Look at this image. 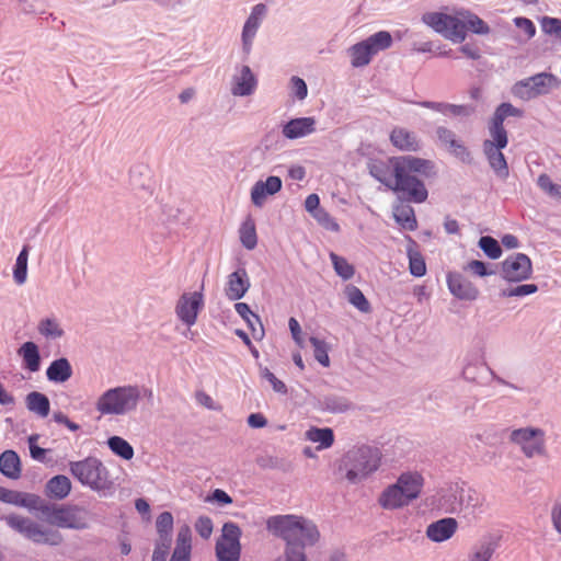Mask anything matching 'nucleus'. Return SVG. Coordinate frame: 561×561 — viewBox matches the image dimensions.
I'll return each mask as SVG.
<instances>
[{
  "mask_svg": "<svg viewBox=\"0 0 561 561\" xmlns=\"http://www.w3.org/2000/svg\"><path fill=\"white\" fill-rule=\"evenodd\" d=\"M392 167L393 185L390 188L401 202L421 204L428 197L424 179L437 175L432 160L414 156H398L388 160Z\"/></svg>",
  "mask_w": 561,
  "mask_h": 561,
  "instance_id": "1",
  "label": "nucleus"
},
{
  "mask_svg": "<svg viewBox=\"0 0 561 561\" xmlns=\"http://www.w3.org/2000/svg\"><path fill=\"white\" fill-rule=\"evenodd\" d=\"M266 529L285 541L284 561H308L305 549L320 540L317 525L304 516L273 515L266 519ZM274 561H282L277 558Z\"/></svg>",
  "mask_w": 561,
  "mask_h": 561,
  "instance_id": "2",
  "label": "nucleus"
},
{
  "mask_svg": "<svg viewBox=\"0 0 561 561\" xmlns=\"http://www.w3.org/2000/svg\"><path fill=\"white\" fill-rule=\"evenodd\" d=\"M381 459L382 453L378 447L355 445L342 456L339 469L345 472V479L351 484H357L379 469Z\"/></svg>",
  "mask_w": 561,
  "mask_h": 561,
  "instance_id": "3",
  "label": "nucleus"
},
{
  "mask_svg": "<svg viewBox=\"0 0 561 561\" xmlns=\"http://www.w3.org/2000/svg\"><path fill=\"white\" fill-rule=\"evenodd\" d=\"M152 398V391L136 385L107 389L98 399L95 408L102 415H125L135 411L141 397Z\"/></svg>",
  "mask_w": 561,
  "mask_h": 561,
  "instance_id": "4",
  "label": "nucleus"
},
{
  "mask_svg": "<svg viewBox=\"0 0 561 561\" xmlns=\"http://www.w3.org/2000/svg\"><path fill=\"white\" fill-rule=\"evenodd\" d=\"M70 473L84 486L96 492L112 489L107 468L96 457H87L79 461H70Z\"/></svg>",
  "mask_w": 561,
  "mask_h": 561,
  "instance_id": "5",
  "label": "nucleus"
},
{
  "mask_svg": "<svg viewBox=\"0 0 561 561\" xmlns=\"http://www.w3.org/2000/svg\"><path fill=\"white\" fill-rule=\"evenodd\" d=\"M39 512L48 522L59 528L83 530L90 526V513L75 504H42Z\"/></svg>",
  "mask_w": 561,
  "mask_h": 561,
  "instance_id": "6",
  "label": "nucleus"
},
{
  "mask_svg": "<svg viewBox=\"0 0 561 561\" xmlns=\"http://www.w3.org/2000/svg\"><path fill=\"white\" fill-rule=\"evenodd\" d=\"M561 85V79L550 72H539L514 83L512 93L523 101L547 95Z\"/></svg>",
  "mask_w": 561,
  "mask_h": 561,
  "instance_id": "7",
  "label": "nucleus"
},
{
  "mask_svg": "<svg viewBox=\"0 0 561 561\" xmlns=\"http://www.w3.org/2000/svg\"><path fill=\"white\" fill-rule=\"evenodd\" d=\"M4 520L9 527L34 543L58 546L62 542V536L59 531L45 529L31 518L11 514L5 516Z\"/></svg>",
  "mask_w": 561,
  "mask_h": 561,
  "instance_id": "8",
  "label": "nucleus"
},
{
  "mask_svg": "<svg viewBox=\"0 0 561 561\" xmlns=\"http://www.w3.org/2000/svg\"><path fill=\"white\" fill-rule=\"evenodd\" d=\"M422 21L436 33L455 43H462L467 36L466 24L457 16L442 12H428L423 14Z\"/></svg>",
  "mask_w": 561,
  "mask_h": 561,
  "instance_id": "9",
  "label": "nucleus"
},
{
  "mask_svg": "<svg viewBox=\"0 0 561 561\" xmlns=\"http://www.w3.org/2000/svg\"><path fill=\"white\" fill-rule=\"evenodd\" d=\"M511 443L519 446L526 458L546 455V434L539 427H520L510 432Z\"/></svg>",
  "mask_w": 561,
  "mask_h": 561,
  "instance_id": "10",
  "label": "nucleus"
},
{
  "mask_svg": "<svg viewBox=\"0 0 561 561\" xmlns=\"http://www.w3.org/2000/svg\"><path fill=\"white\" fill-rule=\"evenodd\" d=\"M241 529L232 523H225L221 536L216 541V557L218 561H239L241 554Z\"/></svg>",
  "mask_w": 561,
  "mask_h": 561,
  "instance_id": "11",
  "label": "nucleus"
},
{
  "mask_svg": "<svg viewBox=\"0 0 561 561\" xmlns=\"http://www.w3.org/2000/svg\"><path fill=\"white\" fill-rule=\"evenodd\" d=\"M530 257L520 252L507 255L500 264V276L508 283H520L533 276Z\"/></svg>",
  "mask_w": 561,
  "mask_h": 561,
  "instance_id": "12",
  "label": "nucleus"
},
{
  "mask_svg": "<svg viewBox=\"0 0 561 561\" xmlns=\"http://www.w3.org/2000/svg\"><path fill=\"white\" fill-rule=\"evenodd\" d=\"M199 291L184 293L175 306L176 317L191 328L196 323L199 311L204 308V295Z\"/></svg>",
  "mask_w": 561,
  "mask_h": 561,
  "instance_id": "13",
  "label": "nucleus"
},
{
  "mask_svg": "<svg viewBox=\"0 0 561 561\" xmlns=\"http://www.w3.org/2000/svg\"><path fill=\"white\" fill-rule=\"evenodd\" d=\"M453 501L450 502L449 513H457L463 510H470L472 513L482 512L483 497L470 486H457L450 491Z\"/></svg>",
  "mask_w": 561,
  "mask_h": 561,
  "instance_id": "14",
  "label": "nucleus"
},
{
  "mask_svg": "<svg viewBox=\"0 0 561 561\" xmlns=\"http://www.w3.org/2000/svg\"><path fill=\"white\" fill-rule=\"evenodd\" d=\"M462 377L465 380L472 383H477L479 386H488L491 380H494L500 385L513 389H519L517 386L506 381L505 379L496 375L495 371L485 363L467 364L462 369Z\"/></svg>",
  "mask_w": 561,
  "mask_h": 561,
  "instance_id": "15",
  "label": "nucleus"
},
{
  "mask_svg": "<svg viewBox=\"0 0 561 561\" xmlns=\"http://www.w3.org/2000/svg\"><path fill=\"white\" fill-rule=\"evenodd\" d=\"M446 282L451 295L460 300L473 301L479 297L478 287L460 273L449 272Z\"/></svg>",
  "mask_w": 561,
  "mask_h": 561,
  "instance_id": "16",
  "label": "nucleus"
},
{
  "mask_svg": "<svg viewBox=\"0 0 561 561\" xmlns=\"http://www.w3.org/2000/svg\"><path fill=\"white\" fill-rule=\"evenodd\" d=\"M251 284L248 272L243 266H240L233 273L228 275L226 296L230 300H240L249 290Z\"/></svg>",
  "mask_w": 561,
  "mask_h": 561,
  "instance_id": "17",
  "label": "nucleus"
},
{
  "mask_svg": "<svg viewBox=\"0 0 561 561\" xmlns=\"http://www.w3.org/2000/svg\"><path fill=\"white\" fill-rule=\"evenodd\" d=\"M457 528L458 522L455 518H440L426 527V537L433 542H444L455 535Z\"/></svg>",
  "mask_w": 561,
  "mask_h": 561,
  "instance_id": "18",
  "label": "nucleus"
},
{
  "mask_svg": "<svg viewBox=\"0 0 561 561\" xmlns=\"http://www.w3.org/2000/svg\"><path fill=\"white\" fill-rule=\"evenodd\" d=\"M389 138L392 146L400 151L416 152L422 148V142L417 135L403 127H394Z\"/></svg>",
  "mask_w": 561,
  "mask_h": 561,
  "instance_id": "19",
  "label": "nucleus"
},
{
  "mask_svg": "<svg viewBox=\"0 0 561 561\" xmlns=\"http://www.w3.org/2000/svg\"><path fill=\"white\" fill-rule=\"evenodd\" d=\"M282 180L271 175L266 181H257L251 188V201L256 207H262L268 195H274L282 190Z\"/></svg>",
  "mask_w": 561,
  "mask_h": 561,
  "instance_id": "20",
  "label": "nucleus"
},
{
  "mask_svg": "<svg viewBox=\"0 0 561 561\" xmlns=\"http://www.w3.org/2000/svg\"><path fill=\"white\" fill-rule=\"evenodd\" d=\"M316 131V118L298 117L293 118L283 125L282 134L287 139H298Z\"/></svg>",
  "mask_w": 561,
  "mask_h": 561,
  "instance_id": "21",
  "label": "nucleus"
},
{
  "mask_svg": "<svg viewBox=\"0 0 561 561\" xmlns=\"http://www.w3.org/2000/svg\"><path fill=\"white\" fill-rule=\"evenodd\" d=\"M256 87V77L251 68L244 65L241 67L239 75H236L232 79L231 93L234 96H248L254 93Z\"/></svg>",
  "mask_w": 561,
  "mask_h": 561,
  "instance_id": "22",
  "label": "nucleus"
},
{
  "mask_svg": "<svg viewBox=\"0 0 561 561\" xmlns=\"http://www.w3.org/2000/svg\"><path fill=\"white\" fill-rule=\"evenodd\" d=\"M314 408L321 412L333 414L345 413L353 408L352 402L344 396L328 393L316 400Z\"/></svg>",
  "mask_w": 561,
  "mask_h": 561,
  "instance_id": "23",
  "label": "nucleus"
},
{
  "mask_svg": "<svg viewBox=\"0 0 561 561\" xmlns=\"http://www.w3.org/2000/svg\"><path fill=\"white\" fill-rule=\"evenodd\" d=\"M192 530L188 525H182L176 534L175 548L170 561H191Z\"/></svg>",
  "mask_w": 561,
  "mask_h": 561,
  "instance_id": "24",
  "label": "nucleus"
},
{
  "mask_svg": "<svg viewBox=\"0 0 561 561\" xmlns=\"http://www.w3.org/2000/svg\"><path fill=\"white\" fill-rule=\"evenodd\" d=\"M396 483L400 486L402 494L410 503L419 497L423 486V477L417 472H405L398 478Z\"/></svg>",
  "mask_w": 561,
  "mask_h": 561,
  "instance_id": "25",
  "label": "nucleus"
},
{
  "mask_svg": "<svg viewBox=\"0 0 561 561\" xmlns=\"http://www.w3.org/2000/svg\"><path fill=\"white\" fill-rule=\"evenodd\" d=\"M379 505L385 510H397L410 504L397 483L387 486L379 495Z\"/></svg>",
  "mask_w": 561,
  "mask_h": 561,
  "instance_id": "26",
  "label": "nucleus"
},
{
  "mask_svg": "<svg viewBox=\"0 0 561 561\" xmlns=\"http://www.w3.org/2000/svg\"><path fill=\"white\" fill-rule=\"evenodd\" d=\"M72 367L66 357H60L50 363L46 369V377L50 382L62 383L72 376Z\"/></svg>",
  "mask_w": 561,
  "mask_h": 561,
  "instance_id": "27",
  "label": "nucleus"
},
{
  "mask_svg": "<svg viewBox=\"0 0 561 561\" xmlns=\"http://www.w3.org/2000/svg\"><path fill=\"white\" fill-rule=\"evenodd\" d=\"M71 491V481L64 474L50 478L45 485V493L49 499L64 500Z\"/></svg>",
  "mask_w": 561,
  "mask_h": 561,
  "instance_id": "28",
  "label": "nucleus"
},
{
  "mask_svg": "<svg viewBox=\"0 0 561 561\" xmlns=\"http://www.w3.org/2000/svg\"><path fill=\"white\" fill-rule=\"evenodd\" d=\"M483 153L494 173L501 178L506 179L510 174L507 161L502 153L503 148L482 147Z\"/></svg>",
  "mask_w": 561,
  "mask_h": 561,
  "instance_id": "29",
  "label": "nucleus"
},
{
  "mask_svg": "<svg viewBox=\"0 0 561 561\" xmlns=\"http://www.w3.org/2000/svg\"><path fill=\"white\" fill-rule=\"evenodd\" d=\"M0 472L10 479L21 476V461L16 451L5 450L0 456Z\"/></svg>",
  "mask_w": 561,
  "mask_h": 561,
  "instance_id": "30",
  "label": "nucleus"
},
{
  "mask_svg": "<svg viewBox=\"0 0 561 561\" xmlns=\"http://www.w3.org/2000/svg\"><path fill=\"white\" fill-rule=\"evenodd\" d=\"M347 53L348 56L351 57V65L354 68L365 67L374 58V54L371 53L370 47L365 43V41H360L352 45L347 49Z\"/></svg>",
  "mask_w": 561,
  "mask_h": 561,
  "instance_id": "31",
  "label": "nucleus"
},
{
  "mask_svg": "<svg viewBox=\"0 0 561 561\" xmlns=\"http://www.w3.org/2000/svg\"><path fill=\"white\" fill-rule=\"evenodd\" d=\"M410 243L407 249V254L409 257V270L412 276L422 277L426 273V264L423 255L417 250V244L414 240L409 238Z\"/></svg>",
  "mask_w": 561,
  "mask_h": 561,
  "instance_id": "32",
  "label": "nucleus"
},
{
  "mask_svg": "<svg viewBox=\"0 0 561 561\" xmlns=\"http://www.w3.org/2000/svg\"><path fill=\"white\" fill-rule=\"evenodd\" d=\"M18 353L22 356L25 368L32 373L39 370L41 355L38 346L34 342L23 343Z\"/></svg>",
  "mask_w": 561,
  "mask_h": 561,
  "instance_id": "33",
  "label": "nucleus"
},
{
  "mask_svg": "<svg viewBox=\"0 0 561 561\" xmlns=\"http://www.w3.org/2000/svg\"><path fill=\"white\" fill-rule=\"evenodd\" d=\"M393 217L403 229L414 231L417 228L414 209L403 202L393 207Z\"/></svg>",
  "mask_w": 561,
  "mask_h": 561,
  "instance_id": "34",
  "label": "nucleus"
},
{
  "mask_svg": "<svg viewBox=\"0 0 561 561\" xmlns=\"http://www.w3.org/2000/svg\"><path fill=\"white\" fill-rule=\"evenodd\" d=\"M25 404L30 412L37 414L39 417H46L49 414V399L42 392H30L25 398Z\"/></svg>",
  "mask_w": 561,
  "mask_h": 561,
  "instance_id": "35",
  "label": "nucleus"
},
{
  "mask_svg": "<svg viewBox=\"0 0 561 561\" xmlns=\"http://www.w3.org/2000/svg\"><path fill=\"white\" fill-rule=\"evenodd\" d=\"M497 548V542L491 537L482 539L472 548L468 561H490Z\"/></svg>",
  "mask_w": 561,
  "mask_h": 561,
  "instance_id": "36",
  "label": "nucleus"
},
{
  "mask_svg": "<svg viewBox=\"0 0 561 561\" xmlns=\"http://www.w3.org/2000/svg\"><path fill=\"white\" fill-rule=\"evenodd\" d=\"M508 116L522 117L523 111L508 102L501 103L491 118L490 128H504V121Z\"/></svg>",
  "mask_w": 561,
  "mask_h": 561,
  "instance_id": "37",
  "label": "nucleus"
},
{
  "mask_svg": "<svg viewBox=\"0 0 561 561\" xmlns=\"http://www.w3.org/2000/svg\"><path fill=\"white\" fill-rule=\"evenodd\" d=\"M306 438L312 443H319L318 449L330 448L334 443V433L330 427H310L306 432Z\"/></svg>",
  "mask_w": 561,
  "mask_h": 561,
  "instance_id": "38",
  "label": "nucleus"
},
{
  "mask_svg": "<svg viewBox=\"0 0 561 561\" xmlns=\"http://www.w3.org/2000/svg\"><path fill=\"white\" fill-rule=\"evenodd\" d=\"M266 12L267 7L264 3L255 4L243 25L242 32H244L247 36H255Z\"/></svg>",
  "mask_w": 561,
  "mask_h": 561,
  "instance_id": "39",
  "label": "nucleus"
},
{
  "mask_svg": "<svg viewBox=\"0 0 561 561\" xmlns=\"http://www.w3.org/2000/svg\"><path fill=\"white\" fill-rule=\"evenodd\" d=\"M344 295L347 301L357 310L364 313L370 312L371 306L363 291L357 286L353 284L346 285L344 288Z\"/></svg>",
  "mask_w": 561,
  "mask_h": 561,
  "instance_id": "40",
  "label": "nucleus"
},
{
  "mask_svg": "<svg viewBox=\"0 0 561 561\" xmlns=\"http://www.w3.org/2000/svg\"><path fill=\"white\" fill-rule=\"evenodd\" d=\"M460 20L466 24V31L469 30L477 35H486L490 33V26L477 14L463 10L458 13Z\"/></svg>",
  "mask_w": 561,
  "mask_h": 561,
  "instance_id": "41",
  "label": "nucleus"
},
{
  "mask_svg": "<svg viewBox=\"0 0 561 561\" xmlns=\"http://www.w3.org/2000/svg\"><path fill=\"white\" fill-rule=\"evenodd\" d=\"M364 41L370 47L374 56L378 55L380 51L390 48L393 44L392 35L388 31H379L368 36Z\"/></svg>",
  "mask_w": 561,
  "mask_h": 561,
  "instance_id": "42",
  "label": "nucleus"
},
{
  "mask_svg": "<svg viewBox=\"0 0 561 561\" xmlns=\"http://www.w3.org/2000/svg\"><path fill=\"white\" fill-rule=\"evenodd\" d=\"M30 247L27 244L23 245L22 250L16 256L14 268H13V279L18 285L25 284L27 279V261H28Z\"/></svg>",
  "mask_w": 561,
  "mask_h": 561,
  "instance_id": "43",
  "label": "nucleus"
},
{
  "mask_svg": "<svg viewBox=\"0 0 561 561\" xmlns=\"http://www.w3.org/2000/svg\"><path fill=\"white\" fill-rule=\"evenodd\" d=\"M38 333L46 339L57 340L64 336L65 331L56 318H45L38 322Z\"/></svg>",
  "mask_w": 561,
  "mask_h": 561,
  "instance_id": "44",
  "label": "nucleus"
},
{
  "mask_svg": "<svg viewBox=\"0 0 561 561\" xmlns=\"http://www.w3.org/2000/svg\"><path fill=\"white\" fill-rule=\"evenodd\" d=\"M240 241L247 250H253L257 245L255 224L252 218L244 220L240 227Z\"/></svg>",
  "mask_w": 561,
  "mask_h": 561,
  "instance_id": "45",
  "label": "nucleus"
},
{
  "mask_svg": "<svg viewBox=\"0 0 561 561\" xmlns=\"http://www.w3.org/2000/svg\"><path fill=\"white\" fill-rule=\"evenodd\" d=\"M107 446L113 454L123 458L124 460H130L134 457L133 446L124 438L119 436H112L107 439Z\"/></svg>",
  "mask_w": 561,
  "mask_h": 561,
  "instance_id": "46",
  "label": "nucleus"
},
{
  "mask_svg": "<svg viewBox=\"0 0 561 561\" xmlns=\"http://www.w3.org/2000/svg\"><path fill=\"white\" fill-rule=\"evenodd\" d=\"M329 256L337 276H340L343 280L353 278L355 274V267L348 263L345 257L337 255L334 252H331Z\"/></svg>",
  "mask_w": 561,
  "mask_h": 561,
  "instance_id": "47",
  "label": "nucleus"
},
{
  "mask_svg": "<svg viewBox=\"0 0 561 561\" xmlns=\"http://www.w3.org/2000/svg\"><path fill=\"white\" fill-rule=\"evenodd\" d=\"M370 174L380 183L388 186L393 185L392 167L390 162L388 164L383 162H377L371 164Z\"/></svg>",
  "mask_w": 561,
  "mask_h": 561,
  "instance_id": "48",
  "label": "nucleus"
},
{
  "mask_svg": "<svg viewBox=\"0 0 561 561\" xmlns=\"http://www.w3.org/2000/svg\"><path fill=\"white\" fill-rule=\"evenodd\" d=\"M309 342L313 347L314 358L318 360L320 365L323 367L330 366V357H329V345L324 340H320L316 336H310Z\"/></svg>",
  "mask_w": 561,
  "mask_h": 561,
  "instance_id": "49",
  "label": "nucleus"
},
{
  "mask_svg": "<svg viewBox=\"0 0 561 561\" xmlns=\"http://www.w3.org/2000/svg\"><path fill=\"white\" fill-rule=\"evenodd\" d=\"M479 248L489 259L496 260L502 255V248L493 237H481L479 240Z\"/></svg>",
  "mask_w": 561,
  "mask_h": 561,
  "instance_id": "50",
  "label": "nucleus"
},
{
  "mask_svg": "<svg viewBox=\"0 0 561 561\" xmlns=\"http://www.w3.org/2000/svg\"><path fill=\"white\" fill-rule=\"evenodd\" d=\"M490 135L492 139H485L483 141L482 147H492L494 149L496 148H506L508 144V137L507 131L505 128H490L489 127Z\"/></svg>",
  "mask_w": 561,
  "mask_h": 561,
  "instance_id": "51",
  "label": "nucleus"
},
{
  "mask_svg": "<svg viewBox=\"0 0 561 561\" xmlns=\"http://www.w3.org/2000/svg\"><path fill=\"white\" fill-rule=\"evenodd\" d=\"M538 291V286L536 284H522L514 288L503 289L500 293V297L508 298V297H524L528 295H533Z\"/></svg>",
  "mask_w": 561,
  "mask_h": 561,
  "instance_id": "52",
  "label": "nucleus"
},
{
  "mask_svg": "<svg viewBox=\"0 0 561 561\" xmlns=\"http://www.w3.org/2000/svg\"><path fill=\"white\" fill-rule=\"evenodd\" d=\"M174 519L170 512H162L156 519L157 535H173Z\"/></svg>",
  "mask_w": 561,
  "mask_h": 561,
  "instance_id": "53",
  "label": "nucleus"
},
{
  "mask_svg": "<svg viewBox=\"0 0 561 561\" xmlns=\"http://www.w3.org/2000/svg\"><path fill=\"white\" fill-rule=\"evenodd\" d=\"M447 150L461 162L471 164V153L469 149L462 144V141L455 139L449 146H447Z\"/></svg>",
  "mask_w": 561,
  "mask_h": 561,
  "instance_id": "54",
  "label": "nucleus"
},
{
  "mask_svg": "<svg viewBox=\"0 0 561 561\" xmlns=\"http://www.w3.org/2000/svg\"><path fill=\"white\" fill-rule=\"evenodd\" d=\"M25 14H43L46 11V0H18Z\"/></svg>",
  "mask_w": 561,
  "mask_h": 561,
  "instance_id": "55",
  "label": "nucleus"
},
{
  "mask_svg": "<svg viewBox=\"0 0 561 561\" xmlns=\"http://www.w3.org/2000/svg\"><path fill=\"white\" fill-rule=\"evenodd\" d=\"M38 439V435H31L28 437V447H30V455L32 459L42 462V463H48L50 462V459L46 458V455L49 449L42 448L36 445V440Z\"/></svg>",
  "mask_w": 561,
  "mask_h": 561,
  "instance_id": "56",
  "label": "nucleus"
},
{
  "mask_svg": "<svg viewBox=\"0 0 561 561\" xmlns=\"http://www.w3.org/2000/svg\"><path fill=\"white\" fill-rule=\"evenodd\" d=\"M540 24L543 33L556 35L561 41V19L543 16Z\"/></svg>",
  "mask_w": 561,
  "mask_h": 561,
  "instance_id": "57",
  "label": "nucleus"
},
{
  "mask_svg": "<svg viewBox=\"0 0 561 561\" xmlns=\"http://www.w3.org/2000/svg\"><path fill=\"white\" fill-rule=\"evenodd\" d=\"M313 217L317 221L327 230L337 232L340 230V225L337 221L324 209H318Z\"/></svg>",
  "mask_w": 561,
  "mask_h": 561,
  "instance_id": "58",
  "label": "nucleus"
},
{
  "mask_svg": "<svg viewBox=\"0 0 561 561\" xmlns=\"http://www.w3.org/2000/svg\"><path fill=\"white\" fill-rule=\"evenodd\" d=\"M290 91L291 94L299 101H302L307 98L308 87L304 79L297 76H293L290 78Z\"/></svg>",
  "mask_w": 561,
  "mask_h": 561,
  "instance_id": "59",
  "label": "nucleus"
},
{
  "mask_svg": "<svg viewBox=\"0 0 561 561\" xmlns=\"http://www.w3.org/2000/svg\"><path fill=\"white\" fill-rule=\"evenodd\" d=\"M213 528V520L208 516H199L195 522V530L203 539H208L211 536Z\"/></svg>",
  "mask_w": 561,
  "mask_h": 561,
  "instance_id": "60",
  "label": "nucleus"
},
{
  "mask_svg": "<svg viewBox=\"0 0 561 561\" xmlns=\"http://www.w3.org/2000/svg\"><path fill=\"white\" fill-rule=\"evenodd\" d=\"M261 377L266 379L275 392L285 394L287 393L286 385L279 380L268 368H261Z\"/></svg>",
  "mask_w": 561,
  "mask_h": 561,
  "instance_id": "61",
  "label": "nucleus"
},
{
  "mask_svg": "<svg viewBox=\"0 0 561 561\" xmlns=\"http://www.w3.org/2000/svg\"><path fill=\"white\" fill-rule=\"evenodd\" d=\"M513 22L517 28L525 33L526 41L531 39L536 35V26L531 20L524 16H517Z\"/></svg>",
  "mask_w": 561,
  "mask_h": 561,
  "instance_id": "62",
  "label": "nucleus"
},
{
  "mask_svg": "<svg viewBox=\"0 0 561 561\" xmlns=\"http://www.w3.org/2000/svg\"><path fill=\"white\" fill-rule=\"evenodd\" d=\"M476 112V107L471 104H450L447 105V115L451 116H471Z\"/></svg>",
  "mask_w": 561,
  "mask_h": 561,
  "instance_id": "63",
  "label": "nucleus"
},
{
  "mask_svg": "<svg viewBox=\"0 0 561 561\" xmlns=\"http://www.w3.org/2000/svg\"><path fill=\"white\" fill-rule=\"evenodd\" d=\"M436 137H437V140L439 141V144L444 147L447 148V146H449L456 138V134L445 127V126H438L436 128Z\"/></svg>",
  "mask_w": 561,
  "mask_h": 561,
  "instance_id": "64",
  "label": "nucleus"
}]
</instances>
